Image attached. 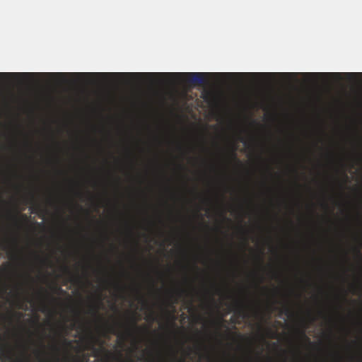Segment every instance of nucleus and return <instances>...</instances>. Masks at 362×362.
I'll return each instance as SVG.
<instances>
[{
  "label": "nucleus",
  "mask_w": 362,
  "mask_h": 362,
  "mask_svg": "<svg viewBox=\"0 0 362 362\" xmlns=\"http://www.w3.org/2000/svg\"><path fill=\"white\" fill-rule=\"evenodd\" d=\"M299 75L307 79L339 80V72H56V80L59 83L69 84L78 81L71 82L69 78L87 80V83H94L92 80L96 79H147L151 84L194 87L207 84L209 78L293 79Z\"/></svg>",
  "instance_id": "f257e3e1"
},
{
  "label": "nucleus",
  "mask_w": 362,
  "mask_h": 362,
  "mask_svg": "<svg viewBox=\"0 0 362 362\" xmlns=\"http://www.w3.org/2000/svg\"><path fill=\"white\" fill-rule=\"evenodd\" d=\"M234 314L237 317L245 319L249 317L250 306L241 300H235L233 305Z\"/></svg>",
  "instance_id": "f03ea898"
},
{
  "label": "nucleus",
  "mask_w": 362,
  "mask_h": 362,
  "mask_svg": "<svg viewBox=\"0 0 362 362\" xmlns=\"http://www.w3.org/2000/svg\"><path fill=\"white\" fill-rule=\"evenodd\" d=\"M130 321H131V324H132V327L131 328H128L127 330V335H128L129 337H133L135 334V332H141V330H145L146 331V328H141L140 327H139L136 324V319L135 317V315H133L131 318H130Z\"/></svg>",
  "instance_id": "7ed1b4c3"
},
{
  "label": "nucleus",
  "mask_w": 362,
  "mask_h": 362,
  "mask_svg": "<svg viewBox=\"0 0 362 362\" xmlns=\"http://www.w3.org/2000/svg\"><path fill=\"white\" fill-rule=\"evenodd\" d=\"M144 354L139 358L143 362H157L158 358L152 350H144Z\"/></svg>",
  "instance_id": "20e7f679"
},
{
  "label": "nucleus",
  "mask_w": 362,
  "mask_h": 362,
  "mask_svg": "<svg viewBox=\"0 0 362 362\" xmlns=\"http://www.w3.org/2000/svg\"><path fill=\"white\" fill-rule=\"evenodd\" d=\"M63 272L68 276L71 277V281L73 282H79L80 281V277L76 275H73L72 272H71L70 269L67 266L63 267Z\"/></svg>",
  "instance_id": "39448f33"
},
{
  "label": "nucleus",
  "mask_w": 362,
  "mask_h": 362,
  "mask_svg": "<svg viewBox=\"0 0 362 362\" xmlns=\"http://www.w3.org/2000/svg\"><path fill=\"white\" fill-rule=\"evenodd\" d=\"M185 290L184 289H177L175 293H171L170 298H173V303H177V300L178 297H180L185 293Z\"/></svg>",
  "instance_id": "423d86ee"
},
{
  "label": "nucleus",
  "mask_w": 362,
  "mask_h": 362,
  "mask_svg": "<svg viewBox=\"0 0 362 362\" xmlns=\"http://www.w3.org/2000/svg\"><path fill=\"white\" fill-rule=\"evenodd\" d=\"M91 311H92V313L96 316V317H99V313H98V306H93L91 308Z\"/></svg>",
  "instance_id": "0eeeda50"
},
{
  "label": "nucleus",
  "mask_w": 362,
  "mask_h": 362,
  "mask_svg": "<svg viewBox=\"0 0 362 362\" xmlns=\"http://www.w3.org/2000/svg\"><path fill=\"white\" fill-rule=\"evenodd\" d=\"M230 155H231V158L233 160H234L235 161H236L238 163H240V160H238V158H237V155L235 153V150H233Z\"/></svg>",
  "instance_id": "6e6552de"
},
{
  "label": "nucleus",
  "mask_w": 362,
  "mask_h": 362,
  "mask_svg": "<svg viewBox=\"0 0 362 362\" xmlns=\"http://www.w3.org/2000/svg\"><path fill=\"white\" fill-rule=\"evenodd\" d=\"M95 339L93 337V336H90V341L88 343L89 344V349H94V346H93V341L95 340Z\"/></svg>",
  "instance_id": "1a4fd4ad"
},
{
  "label": "nucleus",
  "mask_w": 362,
  "mask_h": 362,
  "mask_svg": "<svg viewBox=\"0 0 362 362\" xmlns=\"http://www.w3.org/2000/svg\"><path fill=\"white\" fill-rule=\"evenodd\" d=\"M147 319L151 320L152 322L154 321L155 320L154 314L152 313L151 315H148Z\"/></svg>",
  "instance_id": "9d476101"
},
{
  "label": "nucleus",
  "mask_w": 362,
  "mask_h": 362,
  "mask_svg": "<svg viewBox=\"0 0 362 362\" xmlns=\"http://www.w3.org/2000/svg\"><path fill=\"white\" fill-rule=\"evenodd\" d=\"M35 257H36L37 259H40V261H41L42 263H45V262H48V259H41V258L40 257V256H39V255H35Z\"/></svg>",
  "instance_id": "9b49d317"
},
{
  "label": "nucleus",
  "mask_w": 362,
  "mask_h": 362,
  "mask_svg": "<svg viewBox=\"0 0 362 362\" xmlns=\"http://www.w3.org/2000/svg\"><path fill=\"white\" fill-rule=\"evenodd\" d=\"M52 349L56 351V352H59V348L57 345L54 344L52 346Z\"/></svg>",
  "instance_id": "f8f14e48"
},
{
  "label": "nucleus",
  "mask_w": 362,
  "mask_h": 362,
  "mask_svg": "<svg viewBox=\"0 0 362 362\" xmlns=\"http://www.w3.org/2000/svg\"><path fill=\"white\" fill-rule=\"evenodd\" d=\"M10 257L12 259H18V255H17V253L13 252V253L11 254Z\"/></svg>",
  "instance_id": "ddd939ff"
},
{
  "label": "nucleus",
  "mask_w": 362,
  "mask_h": 362,
  "mask_svg": "<svg viewBox=\"0 0 362 362\" xmlns=\"http://www.w3.org/2000/svg\"><path fill=\"white\" fill-rule=\"evenodd\" d=\"M349 362H356L355 356H351L349 358Z\"/></svg>",
  "instance_id": "4468645a"
},
{
  "label": "nucleus",
  "mask_w": 362,
  "mask_h": 362,
  "mask_svg": "<svg viewBox=\"0 0 362 362\" xmlns=\"http://www.w3.org/2000/svg\"><path fill=\"white\" fill-rule=\"evenodd\" d=\"M0 248H1L2 250H5L7 249V245H5V244H0Z\"/></svg>",
  "instance_id": "2eb2a0df"
},
{
  "label": "nucleus",
  "mask_w": 362,
  "mask_h": 362,
  "mask_svg": "<svg viewBox=\"0 0 362 362\" xmlns=\"http://www.w3.org/2000/svg\"><path fill=\"white\" fill-rule=\"evenodd\" d=\"M284 310H285V313H286V315H289V314L291 313V310H290V309H289L288 308H286L284 309Z\"/></svg>",
  "instance_id": "dca6fc26"
},
{
  "label": "nucleus",
  "mask_w": 362,
  "mask_h": 362,
  "mask_svg": "<svg viewBox=\"0 0 362 362\" xmlns=\"http://www.w3.org/2000/svg\"><path fill=\"white\" fill-rule=\"evenodd\" d=\"M11 218L16 222L18 221V218L17 216H11Z\"/></svg>",
  "instance_id": "f3484780"
},
{
  "label": "nucleus",
  "mask_w": 362,
  "mask_h": 362,
  "mask_svg": "<svg viewBox=\"0 0 362 362\" xmlns=\"http://www.w3.org/2000/svg\"><path fill=\"white\" fill-rule=\"evenodd\" d=\"M257 258H258V259H259V261L260 262H262V255H257Z\"/></svg>",
  "instance_id": "a211bd4d"
},
{
  "label": "nucleus",
  "mask_w": 362,
  "mask_h": 362,
  "mask_svg": "<svg viewBox=\"0 0 362 362\" xmlns=\"http://www.w3.org/2000/svg\"><path fill=\"white\" fill-rule=\"evenodd\" d=\"M301 334H302L304 337H305V338H306V339H307L308 341H310L309 338H308V337L305 336L304 331H302V332H301Z\"/></svg>",
  "instance_id": "6ab92c4d"
},
{
  "label": "nucleus",
  "mask_w": 362,
  "mask_h": 362,
  "mask_svg": "<svg viewBox=\"0 0 362 362\" xmlns=\"http://www.w3.org/2000/svg\"><path fill=\"white\" fill-rule=\"evenodd\" d=\"M18 315V318L20 319L22 317L23 315L21 313H16Z\"/></svg>",
  "instance_id": "aec40b11"
},
{
  "label": "nucleus",
  "mask_w": 362,
  "mask_h": 362,
  "mask_svg": "<svg viewBox=\"0 0 362 362\" xmlns=\"http://www.w3.org/2000/svg\"><path fill=\"white\" fill-rule=\"evenodd\" d=\"M356 252H357V254H358V255L361 256V252H360V250H357V251H356Z\"/></svg>",
  "instance_id": "412c9836"
},
{
  "label": "nucleus",
  "mask_w": 362,
  "mask_h": 362,
  "mask_svg": "<svg viewBox=\"0 0 362 362\" xmlns=\"http://www.w3.org/2000/svg\"><path fill=\"white\" fill-rule=\"evenodd\" d=\"M57 289H58V291H60V292H62V291H63V290H62L61 288H58Z\"/></svg>",
  "instance_id": "4be33fe9"
},
{
  "label": "nucleus",
  "mask_w": 362,
  "mask_h": 362,
  "mask_svg": "<svg viewBox=\"0 0 362 362\" xmlns=\"http://www.w3.org/2000/svg\"><path fill=\"white\" fill-rule=\"evenodd\" d=\"M22 217H23V218H25H25H27L26 215H22Z\"/></svg>",
  "instance_id": "5701e85b"
},
{
  "label": "nucleus",
  "mask_w": 362,
  "mask_h": 362,
  "mask_svg": "<svg viewBox=\"0 0 362 362\" xmlns=\"http://www.w3.org/2000/svg\"><path fill=\"white\" fill-rule=\"evenodd\" d=\"M129 362H134V361H133L132 360H129Z\"/></svg>",
  "instance_id": "b1692460"
},
{
  "label": "nucleus",
  "mask_w": 362,
  "mask_h": 362,
  "mask_svg": "<svg viewBox=\"0 0 362 362\" xmlns=\"http://www.w3.org/2000/svg\"><path fill=\"white\" fill-rule=\"evenodd\" d=\"M180 362H185V361L182 360V361H181Z\"/></svg>",
  "instance_id": "393cba45"
},
{
  "label": "nucleus",
  "mask_w": 362,
  "mask_h": 362,
  "mask_svg": "<svg viewBox=\"0 0 362 362\" xmlns=\"http://www.w3.org/2000/svg\"><path fill=\"white\" fill-rule=\"evenodd\" d=\"M21 362H23V361H21Z\"/></svg>",
  "instance_id": "a878e982"
}]
</instances>
